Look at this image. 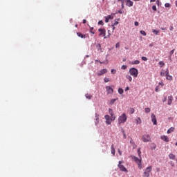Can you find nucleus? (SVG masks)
<instances>
[{"mask_svg": "<svg viewBox=\"0 0 177 177\" xmlns=\"http://www.w3.org/2000/svg\"><path fill=\"white\" fill-rule=\"evenodd\" d=\"M127 120H128V117L127 116V114L122 113V115H120L118 118L119 125H121V124H124V122H127Z\"/></svg>", "mask_w": 177, "mask_h": 177, "instance_id": "f257e3e1", "label": "nucleus"}, {"mask_svg": "<svg viewBox=\"0 0 177 177\" xmlns=\"http://www.w3.org/2000/svg\"><path fill=\"white\" fill-rule=\"evenodd\" d=\"M129 73L131 75H132L134 78H136L138 77V75L139 74V71L136 68H131L129 69Z\"/></svg>", "mask_w": 177, "mask_h": 177, "instance_id": "f03ea898", "label": "nucleus"}, {"mask_svg": "<svg viewBox=\"0 0 177 177\" xmlns=\"http://www.w3.org/2000/svg\"><path fill=\"white\" fill-rule=\"evenodd\" d=\"M122 164H124V161H121V160L119 161L118 167L120 171H122V172H128V169H127V167H125V166H124Z\"/></svg>", "mask_w": 177, "mask_h": 177, "instance_id": "7ed1b4c3", "label": "nucleus"}, {"mask_svg": "<svg viewBox=\"0 0 177 177\" xmlns=\"http://www.w3.org/2000/svg\"><path fill=\"white\" fill-rule=\"evenodd\" d=\"M151 169H153V167L151 166L147 167L145 171H144L143 177H149L150 172H151Z\"/></svg>", "mask_w": 177, "mask_h": 177, "instance_id": "20e7f679", "label": "nucleus"}, {"mask_svg": "<svg viewBox=\"0 0 177 177\" xmlns=\"http://www.w3.org/2000/svg\"><path fill=\"white\" fill-rule=\"evenodd\" d=\"M132 158L138 164L139 169H142V160L138 159L136 156H133Z\"/></svg>", "mask_w": 177, "mask_h": 177, "instance_id": "39448f33", "label": "nucleus"}, {"mask_svg": "<svg viewBox=\"0 0 177 177\" xmlns=\"http://www.w3.org/2000/svg\"><path fill=\"white\" fill-rule=\"evenodd\" d=\"M98 31L100 32L99 37H104V39H106V29L104 28H100L98 29Z\"/></svg>", "mask_w": 177, "mask_h": 177, "instance_id": "423d86ee", "label": "nucleus"}, {"mask_svg": "<svg viewBox=\"0 0 177 177\" xmlns=\"http://www.w3.org/2000/svg\"><path fill=\"white\" fill-rule=\"evenodd\" d=\"M142 142H150V140H151L150 136L149 134L142 136Z\"/></svg>", "mask_w": 177, "mask_h": 177, "instance_id": "0eeeda50", "label": "nucleus"}, {"mask_svg": "<svg viewBox=\"0 0 177 177\" xmlns=\"http://www.w3.org/2000/svg\"><path fill=\"white\" fill-rule=\"evenodd\" d=\"M104 118L106 120V124H107V125H110L111 124V121H113V119H111L109 115H106Z\"/></svg>", "mask_w": 177, "mask_h": 177, "instance_id": "6e6552de", "label": "nucleus"}, {"mask_svg": "<svg viewBox=\"0 0 177 177\" xmlns=\"http://www.w3.org/2000/svg\"><path fill=\"white\" fill-rule=\"evenodd\" d=\"M165 73H166V79L168 81H172L173 77L171 75H169V71L168 70V68L166 69Z\"/></svg>", "mask_w": 177, "mask_h": 177, "instance_id": "1a4fd4ad", "label": "nucleus"}, {"mask_svg": "<svg viewBox=\"0 0 177 177\" xmlns=\"http://www.w3.org/2000/svg\"><path fill=\"white\" fill-rule=\"evenodd\" d=\"M106 89L108 95H112V93L114 92V89H113V88H111L110 86H107Z\"/></svg>", "mask_w": 177, "mask_h": 177, "instance_id": "9d476101", "label": "nucleus"}, {"mask_svg": "<svg viewBox=\"0 0 177 177\" xmlns=\"http://www.w3.org/2000/svg\"><path fill=\"white\" fill-rule=\"evenodd\" d=\"M151 117L153 125H157V118H156V115H154V113H152Z\"/></svg>", "mask_w": 177, "mask_h": 177, "instance_id": "9b49d317", "label": "nucleus"}, {"mask_svg": "<svg viewBox=\"0 0 177 177\" xmlns=\"http://www.w3.org/2000/svg\"><path fill=\"white\" fill-rule=\"evenodd\" d=\"M106 73H107V69L104 68V69H102L100 72H98L97 75H98V77H100L101 75L106 74Z\"/></svg>", "mask_w": 177, "mask_h": 177, "instance_id": "f8f14e48", "label": "nucleus"}, {"mask_svg": "<svg viewBox=\"0 0 177 177\" xmlns=\"http://www.w3.org/2000/svg\"><path fill=\"white\" fill-rule=\"evenodd\" d=\"M126 6L131 8V6H133V1L131 0H126Z\"/></svg>", "mask_w": 177, "mask_h": 177, "instance_id": "ddd939ff", "label": "nucleus"}, {"mask_svg": "<svg viewBox=\"0 0 177 177\" xmlns=\"http://www.w3.org/2000/svg\"><path fill=\"white\" fill-rule=\"evenodd\" d=\"M100 117V115L95 113V125H97V124H99V118Z\"/></svg>", "mask_w": 177, "mask_h": 177, "instance_id": "4468645a", "label": "nucleus"}, {"mask_svg": "<svg viewBox=\"0 0 177 177\" xmlns=\"http://www.w3.org/2000/svg\"><path fill=\"white\" fill-rule=\"evenodd\" d=\"M161 139L164 140V142H169V138L167 136H162Z\"/></svg>", "mask_w": 177, "mask_h": 177, "instance_id": "2eb2a0df", "label": "nucleus"}, {"mask_svg": "<svg viewBox=\"0 0 177 177\" xmlns=\"http://www.w3.org/2000/svg\"><path fill=\"white\" fill-rule=\"evenodd\" d=\"M111 154H113V156H115V148H114V145H111Z\"/></svg>", "mask_w": 177, "mask_h": 177, "instance_id": "dca6fc26", "label": "nucleus"}, {"mask_svg": "<svg viewBox=\"0 0 177 177\" xmlns=\"http://www.w3.org/2000/svg\"><path fill=\"white\" fill-rule=\"evenodd\" d=\"M172 99H173L172 95H170V96L168 97V104H169V106H171V104H172Z\"/></svg>", "mask_w": 177, "mask_h": 177, "instance_id": "f3484780", "label": "nucleus"}, {"mask_svg": "<svg viewBox=\"0 0 177 177\" xmlns=\"http://www.w3.org/2000/svg\"><path fill=\"white\" fill-rule=\"evenodd\" d=\"M130 143L133 146V149H136V147H138V146H136V144H135V142H133V140H132V138H131Z\"/></svg>", "mask_w": 177, "mask_h": 177, "instance_id": "a211bd4d", "label": "nucleus"}, {"mask_svg": "<svg viewBox=\"0 0 177 177\" xmlns=\"http://www.w3.org/2000/svg\"><path fill=\"white\" fill-rule=\"evenodd\" d=\"M77 35L79 36L80 38H86V35L82 34L81 32H77Z\"/></svg>", "mask_w": 177, "mask_h": 177, "instance_id": "6ab92c4d", "label": "nucleus"}, {"mask_svg": "<svg viewBox=\"0 0 177 177\" xmlns=\"http://www.w3.org/2000/svg\"><path fill=\"white\" fill-rule=\"evenodd\" d=\"M136 121L137 125H138V124H142V119H140V118H138L136 120Z\"/></svg>", "mask_w": 177, "mask_h": 177, "instance_id": "aec40b11", "label": "nucleus"}, {"mask_svg": "<svg viewBox=\"0 0 177 177\" xmlns=\"http://www.w3.org/2000/svg\"><path fill=\"white\" fill-rule=\"evenodd\" d=\"M96 48H97V50L102 51V46L100 45V44H97Z\"/></svg>", "mask_w": 177, "mask_h": 177, "instance_id": "412c9836", "label": "nucleus"}, {"mask_svg": "<svg viewBox=\"0 0 177 177\" xmlns=\"http://www.w3.org/2000/svg\"><path fill=\"white\" fill-rule=\"evenodd\" d=\"M169 158H170V160H175V155H174L173 153H170L169 155Z\"/></svg>", "mask_w": 177, "mask_h": 177, "instance_id": "4be33fe9", "label": "nucleus"}, {"mask_svg": "<svg viewBox=\"0 0 177 177\" xmlns=\"http://www.w3.org/2000/svg\"><path fill=\"white\" fill-rule=\"evenodd\" d=\"M175 131V128L171 127L169 130H167V133H171V132H174Z\"/></svg>", "mask_w": 177, "mask_h": 177, "instance_id": "5701e85b", "label": "nucleus"}, {"mask_svg": "<svg viewBox=\"0 0 177 177\" xmlns=\"http://www.w3.org/2000/svg\"><path fill=\"white\" fill-rule=\"evenodd\" d=\"M159 66L160 68H162L165 66V63H164V62H162V61H160V62H159Z\"/></svg>", "mask_w": 177, "mask_h": 177, "instance_id": "b1692460", "label": "nucleus"}, {"mask_svg": "<svg viewBox=\"0 0 177 177\" xmlns=\"http://www.w3.org/2000/svg\"><path fill=\"white\" fill-rule=\"evenodd\" d=\"M126 78H127V80H129V81L130 82H132V77H131V75H126Z\"/></svg>", "mask_w": 177, "mask_h": 177, "instance_id": "393cba45", "label": "nucleus"}, {"mask_svg": "<svg viewBox=\"0 0 177 177\" xmlns=\"http://www.w3.org/2000/svg\"><path fill=\"white\" fill-rule=\"evenodd\" d=\"M160 75L161 77H165V75H167V73H165V71H164V69H162L160 72Z\"/></svg>", "mask_w": 177, "mask_h": 177, "instance_id": "a878e982", "label": "nucleus"}, {"mask_svg": "<svg viewBox=\"0 0 177 177\" xmlns=\"http://www.w3.org/2000/svg\"><path fill=\"white\" fill-rule=\"evenodd\" d=\"M118 93L120 95H122V93H124V89H122V88H118Z\"/></svg>", "mask_w": 177, "mask_h": 177, "instance_id": "bb28decb", "label": "nucleus"}, {"mask_svg": "<svg viewBox=\"0 0 177 177\" xmlns=\"http://www.w3.org/2000/svg\"><path fill=\"white\" fill-rule=\"evenodd\" d=\"M152 32H153V34H155V35H158V32H160V30H157L156 29H153L152 30Z\"/></svg>", "mask_w": 177, "mask_h": 177, "instance_id": "cd10ccee", "label": "nucleus"}, {"mask_svg": "<svg viewBox=\"0 0 177 177\" xmlns=\"http://www.w3.org/2000/svg\"><path fill=\"white\" fill-rule=\"evenodd\" d=\"M86 99H88V100H91V99H92V95H91V94H86Z\"/></svg>", "mask_w": 177, "mask_h": 177, "instance_id": "c85d7f7f", "label": "nucleus"}, {"mask_svg": "<svg viewBox=\"0 0 177 177\" xmlns=\"http://www.w3.org/2000/svg\"><path fill=\"white\" fill-rule=\"evenodd\" d=\"M140 63V61L139 60H136L134 62H131V64H139Z\"/></svg>", "mask_w": 177, "mask_h": 177, "instance_id": "c756f323", "label": "nucleus"}, {"mask_svg": "<svg viewBox=\"0 0 177 177\" xmlns=\"http://www.w3.org/2000/svg\"><path fill=\"white\" fill-rule=\"evenodd\" d=\"M116 101H117V99L111 100L110 104H114V103H115Z\"/></svg>", "mask_w": 177, "mask_h": 177, "instance_id": "7c9ffc66", "label": "nucleus"}, {"mask_svg": "<svg viewBox=\"0 0 177 177\" xmlns=\"http://www.w3.org/2000/svg\"><path fill=\"white\" fill-rule=\"evenodd\" d=\"M109 113L110 115H114V113L113 112V109H109Z\"/></svg>", "mask_w": 177, "mask_h": 177, "instance_id": "2f4dec72", "label": "nucleus"}, {"mask_svg": "<svg viewBox=\"0 0 177 177\" xmlns=\"http://www.w3.org/2000/svg\"><path fill=\"white\" fill-rule=\"evenodd\" d=\"M140 34L142 35H144V37H146L147 35L146 32L145 30H140Z\"/></svg>", "mask_w": 177, "mask_h": 177, "instance_id": "473e14b6", "label": "nucleus"}, {"mask_svg": "<svg viewBox=\"0 0 177 177\" xmlns=\"http://www.w3.org/2000/svg\"><path fill=\"white\" fill-rule=\"evenodd\" d=\"M128 68V66L127 65H122L121 67L122 70H127Z\"/></svg>", "mask_w": 177, "mask_h": 177, "instance_id": "72a5a7b5", "label": "nucleus"}, {"mask_svg": "<svg viewBox=\"0 0 177 177\" xmlns=\"http://www.w3.org/2000/svg\"><path fill=\"white\" fill-rule=\"evenodd\" d=\"M107 17L109 18V20H113V19H114V16L113 15H108Z\"/></svg>", "mask_w": 177, "mask_h": 177, "instance_id": "f704fd0d", "label": "nucleus"}, {"mask_svg": "<svg viewBox=\"0 0 177 177\" xmlns=\"http://www.w3.org/2000/svg\"><path fill=\"white\" fill-rule=\"evenodd\" d=\"M165 8H171V4L169 3H166L165 4Z\"/></svg>", "mask_w": 177, "mask_h": 177, "instance_id": "c9c22d12", "label": "nucleus"}, {"mask_svg": "<svg viewBox=\"0 0 177 177\" xmlns=\"http://www.w3.org/2000/svg\"><path fill=\"white\" fill-rule=\"evenodd\" d=\"M130 113H131V114H133V113H135V109L133 108H131Z\"/></svg>", "mask_w": 177, "mask_h": 177, "instance_id": "e433bc0d", "label": "nucleus"}, {"mask_svg": "<svg viewBox=\"0 0 177 177\" xmlns=\"http://www.w3.org/2000/svg\"><path fill=\"white\" fill-rule=\"evenodd\" d=\"M138 153L139 157H140V156H141V154H142V151H140V148H138Z\"/></svg>", "mask_w": 177, "mask_h": 177, "instance_id": "4c0bfd02", "label": "nucleus"}, {"mask_svg": "<svg viewBox=\"0 0 177 177\" xmlns=\"http://www.w3.org/2000/svg\"><path fill=\"white\" fill-rule=\"evenodd\" d=\"M104 82H110V79H109L108 77H105L104 79Z\"/></svg>", "mask_w": 177, "mask_h": 177, "instance_id": "58836bf2", "label": "nucleus"}, {"mask_svg": "<svg viewBox=\"0 0 177 177\" xmlns=\"http://www.w3.org/2000/svg\"><path fill=\"white\" fill-rule=\"evenodd\" d=\"M150 108H145V113H150Z\"/></svg>", "mask_w": 177, "mask_h": 177, "instance_id": "ea45409f", "label": "nucleus"}, {"mask_svg": "<svg viewBox=\"0 0 177 177\" xmlns=\"http://www.w3.org/2000/svg\"><path fill=\"white\" fill-rule=\"evenodd\" d=\"M98 24H99L100 26H103V25L104 24V23L101 20V21H98Z\"/></svg>", "mask_w": 177, "mask_h": 177, "instance_id": "a19ab883", "label": "nucleus"}, {"mask_svg": "<svg viewBox=\"0 0 177 177\" xmlns=\"http://www.w3.org/2000/svg\"><path fill=\"white\" fill-rule=\"evenodd\" d=\"M152 9L154 10V12H157V6H153Z\"/></svg>", "mask_w": 177, "mask_h": 177, "instance_id": "79ce46f5", "label": "nucleus"}, {"mask_svg": "<svg viewBox=\"0 0 177 177\" xmlns=\"http://www.w3.org/2000/svg\"><path fill=\"white\" fill-rule=\"evenodd\" d=\"M122 133H123V138H124V139H127V134L125 133V131H122Z\"/></svg>", "mask_w": 177, "mask_h": 177, "instance_id": "37998d69", "label": "nucleus"}, {"mask_svg": "<svg viewBox=\"0 0 177 177\" xmlns=\"http://www.w3.org/2000/svg\"><path fill=\"white\" fill-rule=\"evenodd\" d=\"M142 60H143L144 62H147V57H142Z\"/></svg>", "mask_w": 177, "mask_h": 177, "instance_id": "c03bdc74", "label": "nucleus"}, {"mask_svg": "<svg viewBox=\"0 0 177 177\" xmlns=\"http://www.w3.org/2000/svg\"><path fill=\"white\" fill-rule=\"evenodd\" d=\"M173 53H175V49H173L170 51V56H172Z\"/></svg>", "mask_w": 177, "mask_h": 177, "instance_id": "a18cd8bd", "label": "nucleus"}, {"mask_svg": "<svg viewBox=\"0 0 177 177\" xmlns=\"http://www.w3.org/2000/svg\"><path fill=\"white\" fill-rule=\"evenodd\" d=\"M156 92H158L160 91V86H157L155 89Z\"/></svg>", "mask_w": 177, "mask_h": 177, "instance_id": "49530a36", "label": "nucleus"}, {"mask_svg": "<svg viewBox=\"0 0 177 177\" xmlns=\"http://www.w3.org/2000/svg\"><path fill=\"white\" fill-rule=\"evenodd\" d=\"M111 73L112 74H115V73H116L115 69H111Z\"/></svg>", "mask_w": 177, "mask_h": 177, "instance_id": "de8ad7c7", "label": "nucleus"}, {"mask_svg": "<svg viewBox=\"0 0 177 177\" xmlns=\"http://www.w3.org/2000/svg\"><path fill=\"white\" fill-rule=\"evenodd\" d=\"M110 19L108 18V17H105V23H109V21Z\"/></svg>", "mask_w": 177, "mask_h": 177, "instance_id": "09e8293b", "label": "nucleus"}, {"mask_svg": "<svg viewBox=\"0 0 177 177\" xmlns=\"http://www.w3.org/2000/svg\"><path fill=\"white\" fill-rule=\"evenodd\" d=\"M118 24V21L115 20L113 23V26H117Z\"/></svg>", "mask_w": 177, "mask_h": 177, "instance_id": "8fccbe9b", "label": "nucleus"}, {"mask_svg": "<svg viewBox=\"0 0 177 177\" xmlns=\"http://www.w3.org/2000/svg\"><path fill=\"white\" fill-rule=\"evenodd\" d=\"M111 120H112V121H114V120H115V116H114V115H111Z\"/></svg>", "mask_w": 177, "mask_h": 177, "instance_id": "3c124183", "label": "nucleus"}, {"mask_svg": "<svg viewBox=\"0 0 177 177\" xmlns=\"http://www.w3.org/2000/svg\"><path fill=\"white\" fill-rule=\"evenodd\" d=\"M115 48H120V42H118L116 44H115Z\"/></svg>", "mask_w": 177, "mask_h": 177, "instance_id": "603ef678", "label": "nucleus"}, {"mask_svg": "<svg viewBox=\"0 0 177 177\" xmlns=\"http://www.w3.org/2000/svg\"><path fill=\"white\" fill-rule=\"evenodd\" d=\"M134 26H136V27H138V26H139V22L136 21V22L134 23Z\"/></svg>", "mask_w": 177, "mask_h": 177, "instance_id": "864d4df0", "label": "nucleus"}, {"mask_svg": "<svg viewBox=\"0 0 177 177\" xmlns=\"http://www.w3.org/2000/svg\"><path fill=\"white\" fill-rule=\"evenodd\" d=\"M93 28H91L90 29V32H91V34H95V32H93Z\"/></svg>", "mask_w": 177, "mask_h": 177, "instance_id": "5fc2aeb1", "label": "nucleus"}, {"mask_svg": "<svg viewBox=\"0 0 177 177\" xmlns=\"http://www.w3.org/2000/svg\"><path fill=\"white\" fill-rule=\"evenodd\" d=\"M156 5H158V6H160V0L156 1Z\"/></svg>", "mask_w": 177, "mask_h": 177, "instance_id": "6e6d98bb", "label": "nucleus"}, {"mask_svg": "<svg viewBox=\"0 0 177 177\" xmlns=\"http://www.w3.org/2000/svg\"><path fill=\"white\" fill-rule=\"evenodd\" d=\"M169 30L170 31H174V26H170Z\"/></svg>", "mask_w": 177, "mask_h": 177, "instance_id": "4d7b16f0", "label": "nucleus"}, {"mask_svg": "<svg viewBox=\"0 0 177 177\" xmlns=\"http://www.w3.org/2000/svg\"><path fill=\"white\" fill-rule=\"evenodd\" d=\"M159 85H161V86H164V83L162 82H159Z\"/></svg>", "mask_w": 177, "mask_h": 177, "instance_id": "13d9d810", "label": "nucleus"}, {"mask_svg": "<svg viewBox=\"0 0 177 177\" xmlns=\"http://www.w3.org/2000/svg\"><path fill=\"white\" fill-rule=\"evenodd\" d=\"M118 153H119L120 156H122V152H121L120 150H118Z\"/></svg>", "mask_w": 177, "mask_h": 177, "instance_id": "bf43d9fd", "label": "nucleus"}, {"mask_svg": "<svg viewBox=\"0 0 177 177\" xmlns=\"http://www.w3.org/2000/svg\"><path fill=\"white\" fill-rule=\"evenodd\" d=\"M127 91H129V87H126L125 92H127Z\"/></svg>", "mask_w": 177, "mask_h": 177, "instance_id": "052dcab7", "label": "nucleus"}, {"mask_svg": "<svg viewBox=\"0 0 177 177\" xmlns=\"http://www.w3.org/2000/svg\"><path fill=\"white\" fill-rule=\"evenodd\" d=\"M86 24V19L83 20V24Z\"/></svg>", "mask_w": 177, "mask_h": 177, "instance_id": "680f3d73", "label": "nucleus"}, {"mask_svg": "<svg viewBox=\"0 0 177 177\" xmlns=\"http://www.w3.org/2000/svg\"><path fill=\"white\" fill-rule=\"evenodd\" d=\"M112 28H113V30H115V27L114 26L113 24L112 25Z\"/></svg>", "mask_w": 177, "mask_h": 177, "instance_id": "e2e57ef3", "label": "nucleus"}, {"mask_svg": "<svg viewBox=\"0 0 177 177\" xmlns=\"http://www.w3.org/2000/svg\"><path fill=\"white\" fill-rule=\"evenodd\" d=\"M118 12L120 13V15H122V10H118Z\"/></svg>", "mask_w": 177, "mask_h": 177, "instance_id": "0e129e2a", "label": "nucleus"}, {"mask_svg": "<svg viewBox=\"0 0 177 177\" xmlns=\"http://www.w3.org/2000/svg\"><path fill=\"white\" fill-rule=\"evenodd\" d=\"M160 30H167V28H161Z\"/></svg>", "mask_w": 177, "mask_h": 177, "instance_id": "69168bd1", "label": "nucleus"}, {"mask_svg": "<svg viewBox=\"0 0 177 177\" xmlns=\"http://www.w3.org/2000/svg\"><path fill=\"white\" fill-rule=\"evenodd\" d=\"M150 2H156V0H150Z\"/></svg>", "mask_w": 177, "mask_h": 177, "instance_id": "338daca9", "label": "nucleus"}, {"mask_svg": "<svg viewBox=\"0 0 177 177\" xmlns=\"http://www.w3.org/2000/svg\"><path fill=\"white\" fill-rule=\"evenodd\" d=\"M176 6H177V1H175Z\"/></svg>", "mask_w": 177, "mask_h": 177, "instance_id": "774afa93", "label": "nucleus"}]
</instances>
